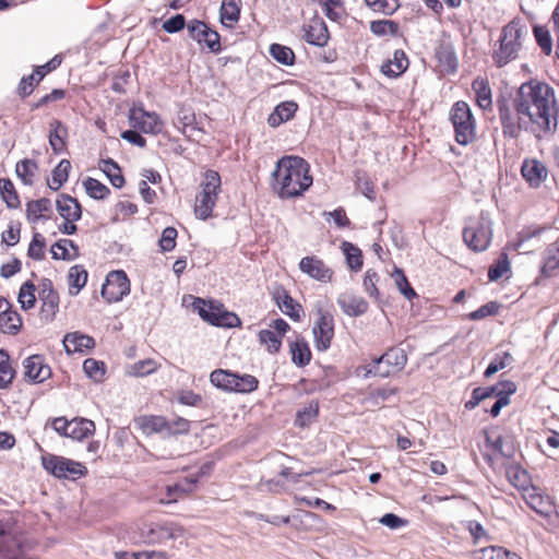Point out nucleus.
Here are the masks:
<instances>
[{
  "mask_svg": "<svg viewBox=\"0 0 559 559\" xmlns=\"http://www.w3.org/2000/svg\"><path fill=\"white\" fill-rule=\"evenodd\" d=\"M22 328V318L16 310L7 308V311L1 312L0 316V330L3 333L16 335Z\"/></svg>",
  "mask_w": 559,
  "mask_h": 559,
  "instance_id": "obj_32",
  "label": "nucleus"
},
{
  "mask_svg": "<svg viewBox=\"0 0 559 559\" xmlns=\"http://www.w3.org/2000/svg\"><path fill=\"white\" fill-rule=\"evenodd\" d=\"M0 194L9 209H17L21 205L19 194L11 179L0 178Z\"/></svg>",
  "mask_w": 559,
  "mask_h": 559,
  "instance_id": "obj_40",
  "label": "nucleus"
},
{
  "mask_svg": "<svg viewBox=\"0 0 559 559\" xmlns=\"http://www.w3.org/2000/svg\"><path fill=\"white\" fill-rule=\"evenodd\" d=\"M314 346L319 352L330 348L334 337V318L329 311L319 309L318 319L312 329Z\"/></svg>",
  "mask_w": 559,
  "mask_h": 559,
  "instance_id": "obj_11",
  "label": "nucleus"
},
{
  "mask_svg": "<svg viewBox=\"0 0 559 559\" xmlns=\"http://www.w3.org/2000/svg\"><path fill=\"white\" fill-rule=\"evenodd\" d=\"M526 502L532 510L543 518H549L555 509L550 498L540 495H531Z\"/></svg>",
  "mask_w": 559,
  "mask_h": 559,
  "instance_id": "obj_44",
  "label": "nucleus"
},
{
  "mask_svg": "<svg viewBox=\"0 0 559 559\" xmlns=\"http://www.w3.org/2000/svg\"><path fill=\"white\" fill-rule=\"evenodd\" d=\"M409 61L404 50L396 49L393 57L381 66V72L392 79L401 76L408 68Z\"/></svg>",
  "mask_w": 559,
  "mask_h": 559,
  "instance_id": "obj_20",
  "label": "nucleus"
},
{
  "mask_svg": "<svg viewBox=\"0 0 559 559\" xmlns=\"http://www.w3.org/2000/svg\"><path fill=\"white\" fill-rule=\"evenodd\" d=\"M500 309V305L497 301H489L481 307H479L477 310L472 311L467 314V318L472 321H478L483 320L490 316L498 314Z\"/></svg>",
  "mask_w": 559,
  "mask_h": 559,
  "instance_id": "obj_63",
  "label": "nucleus"
},
{
  "mask_svg": "<svg viewBox=\"0 0 559 559\" xmlns=\"http://www.w3.org/2000/svg\"><path fill=\"white\" fill-rule=\"evenodd\" d=\"M374 362H384L394 372L401 371L407 364V355L404 349L391 347L380 357L374 358Z\"/></svg>",
  "mask_w": 559,
  "mask_h": 559,
  "instance_id": "obj_27",
  "label": "nucleus"
},
{
  "mask_svg": "<svg viewBox=\"0 0 559 559\" xmlns=\"http://www.w3.org/2000/svg\"><path fill=\"white\" fill-rule=\"evenodd\" d=\"M478 559H522L518 554L502 546H488L479 549Z\"/></svg>",
  "mask_w": 559,
  "mask_h": 559,
  "instance_id": "obj_48",
  "label": "nucleus"
},
{
  "mask_svg": "<svg viewBox=\"0 0 559 559\" xmlns=\"http://www.w3.org/2000/svg\"><path fill=\"white\" fill-rule=\"evenodd\" d=\"M435 56L442 73L454 74L457 71L459 60L451 43H440L436 47Z\"/></svg>",
  "mask_w": 559,
  "mask_h": 559,
  "instance_id": "obj_16",
  "label": "nucleus"
},
{
  "mask_svg": "<svg viewBox=\"0 0 559 559\" xmlns=\"http://www.w3.org/2000/svg\"><path fill=\"white\" fill-rule=\"evenodd\" d=\"M299 270L322 283L330 282L333 275V271L316 255L302 258L299 262Z\"/></svg>",
  "mask_w": 559,
  "mask_h": 559,
  "instance_id": "obj_15",
  "label": "nucleus"
},
{
  "mask_svg": "<svg viewBox=\"0 0 559 559\" xmlns=\"http://www.w3.org/2000/svg\"><path fill=\"white\" fill-rule=\"evenodd\" d=\"M513 99L520 112L525 114L540 132L545 135H552L556 132L559 106L551 86L531 80L521 84Z\"/></svg>",
  "mask_w": 559,
  "mask_h": 559,
  "instance_id": "obj_1",
  "label": "nucleus"
},
{
  "mask_svg": "<svg viewBox=\"0 0 559 559\" xmlns=\"http://www.w3.org/2000/svg\"><path fill=\"white\" fill-rule=\"evenodd\" d=\"M37 168L38 166L35 160L25 158L16 164L15 173L24 185L31 186L33 185V178Z\"/></svg>",
  "mask_w": 559,
  "mask_h": 559,
  "instance_id": "obj_51",
  "label": "nucleus"
},
{
  "mask_svg": "<svg viewBox=\"0 0 559 559\" xmlns=\"http://www.w3.org/2000/svg\"><path fill=\"white\" fill-rule=\"evenodd\" d=\"M64 349L68 354L83 353L95 347V340L80 332L67 333L63 338Z\"/></svg>",
  "mask_w": 559,
  "mask_h": 559,
  "instance_id": "obj_23",
  "label": "nucleus"
},
{
  "mask_svg": "<svg viewBox=\"0 0 559 559\" xmlns=\"http://www.w3.org/2000/svg\"><path fill=\"white\" fill-rule=\"evenodd\" d=\"M52 210L51 201L48 198L32 200L26 203V218L29 223H37L39 219H48Z\"/></svg>",
  "mask_w": 559,
  "mask_h": 559,
  "instance_id": "obj_26",
  "label": "nucleus"
},
{
  "mask_svg": "<svg viewBox=\"0 0 559 559\" xmlns=\"http://www.w3.org/2000/svg\"><path fill=\"white\" fill-rule=\"evenodd\" d=\"M221 176L217 171L209 169L204 174V180L201 182V194H207L217 199L218 191L221 190Z\"/></svg>",
  "mask_w": 559,
  "mask_h": 559,
  "instance_id": "obj_42",
  "label": "nucleus"
},
{
  "mask_svg": "<svg viewBox=\"0 0 559 559\" xmlns=\"http://www.w3.org/2000/svg\"><path fill=\"white\" fill-rule=\"evenodd\" d=\"M370 31L373 35L382 37L388 34L391 36L400 35V24L393 20H377L370 22Z\"/></svg>",
  "mask_w": 559,
  "mask_h": 559,
  "instance_id": "obj_46",
  "label": "nucleus"
},
{
  "mask_svg": "<svg viewBox=\"0 0 559 559\" xmlns=\"http://www.w3.org/2000/svg\"><path fill=\"white\" fill-rule=\"evenodd\" d=\"M46 240L41 234L35 233L27 249V255L36 261L45 259Z\"/></svg>",
  "mask_w": 559,
  "mask_h": 559,
  "instance_id": "obj_60",
  "label": "nucleus"
},
{
  "mask_svg": "<svg viewBox=\"0 0 559 559\" xmlns=\"http://www.w3.org/2000/svg\"><path fill=\"white\" fill-rule=\"evenodd\" d=\"M102 296L108 302H118L130 293V281L124 271H111L102 286Z\"/></svg>",
  "mask_w": 559,
  "mask_h": 559,
  "instance_id": "obj_10",
  "label": "nucleus"
},
{
  "mask_svg": "<svg viewBox=\"0 0 559 559\" xmlns=\"http://www.w3.org/2000/svg\"><path fill=\"white\" fill-rule=\"evenodd\" d=\"M521 174L531 187L537 188L546 179L547 168L537 159H525L521 167Z\"/></svg>",
  "mask_w": 559,
  "mask_h": 559,
  "instance_id": "obj_19",
  "label": "nucleus"
},
{
  "mask_svg": "<svg viewBox=\"0 0 559 559\" xmlns=\"http://www.w3.org/2000/svg\"><path fill=\"white\" fill-rule=\"evenodd\" d=\"M473 88L476 91L478 105L486 109L491 106V88L487 81L475 80L473 82Z\"/></svg>",
  "mask_w": 559,
  "mask_h": 559,
  "instance_id": "obj_58",
  "label": "nucleus"
},
{
  "mask_svg": "<svg viewBox=\"0 0 559 559\" xmlns=\"http://www.w3.org/2000/svg\"><path fill=\"white\" fill-rule=\"evenodd\" d=\"M312 185L309 163L299 156L286 155L280 158L272 173V189L278 198H298Z\"/></svg>",
  "mask_w": 559,
  "mask_h": 559,
  "instance_id": "obj_2",
  "label": "nucleus"
},
{
  "mask_svg": "<svg viewBox=\"0 0 559 559\" xmlns=\"http://www.w3.org/2000/svg\"><path fill=\"white\" fill-rule=\"evenodd\" d=\"M15 370L10 365V356L5 349H0V389H8L15 377Z\"/></svg>",
  "mask_w": 559,
  "mask_h": 559,
  "instance_id": "obj_43",
  "label": "nucleus"
},
{
  "mask_svg": "<svg viewBox=\"0 0 559 559\" xmlns=\"http://www.w3.org/2000/svg\"><path fill=\"white\" fill-rule=\"evenodd\" d=\"M533 33L537 45L545 55L549 56L552 51V39L549 31L545 26L534 25Z\"/></svg>",
  "mask_w": 559,
  "mask_h": 559,
  "instance_id": "obj_59",
  "label": "nucleus"
},
{
  "mask_svg": "<svg viewBox=\"0 0 559 559\" xmlns=\"http://www.w3.org/2000/svg\"><path fill=\"white\" fill-rule=\"evenodd\" d=\"M38 297H39V300L41 301L40 319H43L47 322H51L55 319L56 313L59 310V302H60L59 294L58 293L46 294L44 296H38Z\"/></svg>",
  "mask_w": 559,
  "mask_h": 559,
  "instance_id": "obj_36",
  "label": "nucleus"
},
{
  "mask_svg": "<svg viewBox=\"0 0 559 559\" xmlns=\"http://www.w3.org/2000/svg\"><path fill=\"white\" fill-rule=\"evenodd\" d=\"M259 380L251 374H239L235 372L234 392L235 393H251L258 389Z\"/></svg>",
  "mask_w": 559,
  "mask_h": 559,
  "instance_id": "obj_52",
  "label": "nucleus"
},
{
  "mask_svg": "<svg viewBox=\"0 0 559 559\" xmlns=\"http://www.w3.org/2000/svg\"><path fill=\"white\" fill-rule=\"evenodd\" d=\"M496 106L498 117L506 139L518 140L522 130H527L532 124L525 114L520 112L513 98L501 96L497 99Z\"/></svg>",
  "mask_w": 559,
  "mask_h": 559,
  "instance_id": "obj_4",
  "label": "nucleus"
},
{
  "mask_svg": "<svg viewBox=\"0 0 559 559\" xmlns=\"http://www.w3.org/2000/svg\"><path fill=\"white\" fill-rule=\"evenodd\" d=\"M70 170V160L61 159L51 171V180H48V187L53 191L59 190L68 181Z\"/></svg>",
  "mask_w": 559,
  "mask_h": 559,
  "instance_id": "obj_37",
  "label": "nucleus"
},
{
  "mask_svg": "<svg viewBox=\"0 0 559 559\" xmlns=\"http://www.w3.org/2000/svg\"><path fill=\"white\" fill-rule=\"evenodd\" d=\"M393 277L395 281V285L400 293L408 300H413L418 295L415 289L409 284L404 271L402 269L395 267L393 272Z\"/></svg>",
  "mask_w": 559,
  "mask_h": 559,
  "instance_id": "obj_56",
  "label": "nucleus"
},
{
  "mask_svg": "<svg viewBox=\"0 0 559 559\" xmlns=\"http://www.w3.org/2000/svg\"><path fill=\"white\" fill-rule=\"evenodd\" d=\"M305 32L304 39L309 44L318 47H323L328 44L330 38L329 29L322 19H313L310 24L304 25Z\"/></svg>",
  "mask_w": 559,
  "mask_h": 559,
  "instance_id": "obj_17",
  "label": "nucleus"
},
{
  "mask_svg": "<svg viewBox=\"0 0 559 559\" xmlns=\"http://www.w3.org/2000/svg\"><path fill=\"white\" fill-rule=\"evenodd\" d=\"M192 307L197 310L202 320L214 326L236 328L241 324L239 317L234 312L227 311L224 308V305L218 301H205L204 299L197 297L194 298Z\"/></svg>",
  "mask_w": 559,
  "mask_h": 559,
  "instance_id": "obj_6",
  "label": "nucleus"
},
{
  "mask_svg": "<svg viewBox=\"0 0 559 559\" xmlns=\"http://www.w3.org/2000/svg\"><path fill=\"white\" fill-rule=\"evenodd\" d=\"M157 369V364L153 359H144L130 366L129 374L134 377H144L153 373Z\"/></svg>",
  "mask_w": 559,
  "mask_h": 559,
  "instance_id": "obj_62",
  "label": "nucleus"
},
{
  "mask_svg": "<svg viewBox=\"0 0 559 559\" xmlns=\"http://www.w3.org/2000/svg\"><path fill=\"white\" fill-rule=\"evenodd\" d=\"M271 56L280 63L284 66H293L295 62V53L292 48L281 45L272 44L270 46Z\"/></svg>",
  "mask_w": 559,
  "mask_h": 559,
  "instance_id": "obj_57",
  "label": "nucleus"
},
{
  "mask_svg": "<svg viewBox=\"0 0 559 559\" xmlns=\"http://www.w3.org/2000/svg\"><path fill=\"white\" fill-rule=\"evenodd\" d=\"M99 168L115 188L120 189L124 186L126 180L117 162L111 158L102 159Z\"/></svg>",
  "mask_w": 559,
  "mask_h": 559,
  "instance_id": "obj_34",
  "label": "nucleus"
},
{
  "mask_svg": "<svg viewBox=\"0 0 559 559\" xmlns=\"http://www.w3.org/2000/svg\"><path fill=\"white\" fill-rule=\"evenodd\" d=\"M298 109V104L294 100H286L278 104L267 118L269 126L275 128L290 120Z\"/></svg>",
  "mask_w": 559,
  "mask_h": 559,
  "instance_id": "obj_24",
  "label": "nucleus"
},
{
  "mask_svg": "<svg viewBox=\"0 0 559 559\" xmlns=\"http://www.w3.org/2000/svg\"><path fill=\"white\" fill-rule=\"evenodd\" d=\"M513 361V357L509 352L497 353L490 364L487 366L484 377L490 378L499 370L504 369Z\"/></svg>",
  "mask_w": 559,
  "mask_h": 559,
  "instance_id": "obj_54",
  "label": "nucleus"
},
{
  "mask_svg": "<svg viewBox=\"0 0 559 559\" xmlns=\"http://www.w3.org/2000/svg\"><path fill=\"white\" fill-rule=\"evenodd\" d=\"M337 304L343 312L349 317L362 316L368 310V302L362 297L348 293L340 295Z\"/></svg>",
  "mask_w": 559,
  "mask_h": 559,
  "instance_id": "obj_21",
  "label": "nucleus"
},
{
  "mask_svg": "<svg viewBox=\"0 0 559 559\" xmlns=\"http://www.w3.org/2000/svg\"><path fill=\"white\" fill-rule=\"evenodd\" d=\"M87 275V271L81 264H76L70 267L68 281L70 286L69 292L71 295H78L79 292L86 285Z\"/></svg>",
  "mask_w": 559,
  "mask_h": 559,
  "instance_id": "obj_38",
  "label": "nucleus"
},
{
  "mask_svg": "<svg viewBox=\"0 0 559 559\" xmlns=\"http://www.w3.org/2000/svg\"><path fill=\"white\" fill-rule=\"evenodd\" d=\"M128 118L131 127L140 132L158 134L163 130V123L156 112H150L143 108H131Z\"/></svg>",
  "mask_w": 559,
  "mask_h": 559,
  "instance_id": "obj_13",
  "label": "nucleus"
},
{
  "mask_svg": "<svg viewBox=\"0 0 559 559\" xmlns=\"http://www.w3.org/2000/svg\"><path fill=\"white\" fill-rule=\"evenodd\" d=\"M211 383L226 392H234L235 372L225 369H216L210 374Z\"/></svg>",
  "mask_w": 559,
  "mask_h": 559,
  "instance_id": "obj_39",
  "label": "nucleus"
},
{
  "mask_svg": "<svg viewBox=\"0 0 559 559\" xmlns=\"http://www.w3.org/2000/svg\"><path fill=\"white\" fill-rule=\"evenodd\" d=\"M83 186L90 198L94 200H105L110 194V189L107 186L92 177H87L83 181Z\"/></svg>",
  "mask_w": 559,
  "mask_h": 559,
  "instance_id": "obj_50",
  "label": "nucleus"
},
{
  "mask_svg": "<svg viewBox=\"0 0 559 559\" xmlns=\"http://www.w3.org/2000/svg\"><path fill=\"white\" fill-rule=\"evenodd\" d=\"M95 432V424L86 418H73L71 420L69 438L78 441L88 438Z\"/></svg>",
  "mask_w": 559,
  "mask_h": 559,
  "instance_id": "obj_30",
  "label": "nucleus"
},
{
  "mask_svg": "<svg viewBox=\"0 0 559 559\" xmlns=\"http://www.w3.org/2000/svg\"><path fill=\"white\" fill-rule=\"evenodd\" d=\"M49 127L48 140L51 150L55 154H61L66 151L67 138L69 135L68 127L58 119L50 121Z\"/></svg>",
  "mask_w": 559,
  "mask_h": 559,
  "instance_id": "obj_22",
  "label": "nucleus"
},
{
  "mask_svg": "<svg viewBox=\"0 0 559 559\" xmlns=\"http://www.w3.org/2000/svg\"><path fill=\"white\" fill-rule=\"evenodd\" d=\"M292 361L299 368L306 367L311 360V350L304 337H297L289 345Z\"/></svg>",
  "mask_w": 559,
  "mask_h": 559,
  "instance_id": "obj_28",
  "label": "nucleus"
},
{
  "mask_svg": "<svg viewBox=\"0 0 559 559\" xmlns=\"http://www.w3.org/2000/svg\"><path fill=\"white\" fill-rule=\"evenodd\" d=\"M52 259L71 261L80 255L78 245L68 238L59 239L56 241L50 249Z\"/></svg>",
  "mask_w": 559,
  "mask_h": 559,
  "instance_id": "obj_25",
  "label": "nucleus"
},
{
  "mask_svg": "<svg viewBox=\"0 0 559 559\" xmlns=\"http://www.w3.org/2000/svg\"><path fill=\"white\" fill-rule=\"evenodd\" d=\"M83 370L93 381L102 382L106 373V365L100 360L87 358L83 362Z\"/></svg>",
  "mask_w": 559,
  "mask_h": 559,
  "instance_id": "obj_53",
  "label": "nucleus"
},
{
  "mask_svg": "<svg viewBox=\"0 0 559 559\" xmlns=\"http://www.w3.org/2000/svg\"><path fill=\"white\" fill-rule=\"evenodd\" d=\"M510 270V262L508 254L506 252L500 253L499 258L496 260L495 264H492L488 270V278L491 282L498 281L506 272Z\"/></svg>",
  "mask_w": 559,
  "mask_h": 559,
  "instance_id": "obj_61",
  "label": "nucleus"
},
{
  "mask_svg": "<svg viewBox=\"0 0 559 559\" xmlns=\"http://www.w3.org/2000/svg\"><path fill=\"white\" fill-rule=\"evenodd\" d=\"M190 430V421L186 418L178 417L175 420H168V427H166V438L186 435Z\"/></svg>",
  "mask_w": 559,
  "mask_h": 559,
  "instance_id": "obj_64",
  "label": "nucleus"
},
{
  "mask_svg": "<svg viewBox=\"0 0 559 559\" xmlns=\"http://www.w3.org/2000/svg\"><path fill=\"white\" fill-rule=\"evenodd\" d=\"M189 36L200 45H205L212 52L221 51V36L200 20H192L187 24Z\"/></svg>",
  "mask_w": 559,
  "mask_h": 559,
  "instance_id": "obj_12",
  "label": "nucleus"
},
{
  "mask_svg": "<svg viewBox=\"0 0 559 559\" xmlns=\"http://www.w3.org/2000/svg\"><path fill=\"white\" fill-rule=\"evenodd\" d=\"M36 286L32 281H26L22 284L17 301L23 310H29L35 307L36 304Z\"/></svg>",
  "mask_w": 559,
  "mask_h": 559,
  "instance_id": "obj_49",
  "label": "nucleus"
},
{
  "mask_svg": "<svg viewBox=\"0 0 559 559\" xmlns=\"http://www.w3.org/2000/svg\"><path fill=\"white\" fill-rule=\"evenodd\" d=\"M139 426L146 435L152 433H160L164 438H166V427H168V420L163 416H143L140 417Z\"/></svg>",
  "mask_w": 559,
  "mask_h": 559,
  "instance_id": "obj_29",
  "label": "nucleus"
},
{
  "mask_svg": "<svg viewBox=\"0 0 559 559\" xmlns=\"http://www.w3.org/2000/svg\"><path fill=\"white\" fill-rule=\"evenodd\" d=\"M261 344L266 345V349L271 354H276L282 347V338L278 333L271 329L261 330L258 334Z\"/></svg>",
  "mask_w": 559,
  "mask_h": 559,
  "instance_id": "obj_55",
  "label": "nucleus"
},
{
  "mask_svg": "<svg viewBox=\"0 0 559 559\" xmlns=\"http://www.w3.org/2000/svg\"><path fill=\"white\" fill-rule=\"evenodd\" d=\"M185 528L169 521L164 522H144L138 527L139 542L146 545L163 544L169 539H176L185 536Z\"/></svg>",
  "mask_w": 559,
  "mask_h": 559,
  "instance_id": "obj_7",
  "label": "nucleus"
},
{
  "mask_svg": "<svg viewBox=\"0 0 559 559\" xmlns=\"http://www.w3.org/2000/svg\"><path fill=\"white\" fill-rule=\"evenodd\" d=\"M56 207L64 221H80L82 217V205L78 199L61 193L56 200Z\"/></svg>",
  "mask_w": 559,
  "mask_h": 559,
  "instance_id": "obj_18",
  "label": "nucleus"
},
{
  "mask_svg": "<svg viewBox=\"0 0 559 559\" xmlns=\"http://www.w3.org/2000/svg\"><path fill=\"white\" fill-rule=\"evenodd\" d=\"M23 367L24 378L34 383H41L51 377V368L43 355L35 354L25 358Z\"/></svg>",
  "mask_w": 559,
  "mask_h": 559,
  "instance_id": "obj_14",
  "label": "nucleus"
},
{
  "mask_svg": "<svg viewBox=\"0 0 559 559\" xmlns=\"http://www.w3.org/2000/svg\"><path fill=\"white\" fill-rule=\"evenodd\" d=\"M528 34L527 27L520 21L512 20L501 29L499 48L492 52V60L499 68L518 58L522 40Z\"/></svg>",
  "mask_w": 559,
  "mask_h": 559,
  "instance_id": "obj_3",
  "label": "nucleus"
},
{
  "mask_svg": "<svg viewBox=\"0 0 559 559\" xmlns=\"http://www.w3.org/2000/svg\"><path fill=\"white\" fill-rule=\"evenodd\" d=\"M342 248L346 258L347 265L350 270L357 272L362 267V252L352 242L344 241Z\"/></svg>",
  "mask_w": 559,
  "mask_h": 559,
  "instance_id": "obj_47",
  "label": "nucleus"
},
{
  "mask_svg": "<svg viewBox=\"0 0 559 559\" xmlns=\"http://www.w3.org/2000/svg\"><path fill=\"white\" fill-rule=\"evenodd\" d=\"M41 464L56 478L76 480L87 474V468L82 463L55 454L41 455Z\"/></svg>",
  "mask_w": 559,
  "mask_h": 559,
  "instance_id": "obj_9",
  "label": "nucleus"
},
{
  "mask_svg": "<svg viewBox=\"0 0 559 559\" xmlns=\"http://www.w3.org/2000/svg\"><path fill=\"white\" fill-rule=\"evenodd\" d=\"M492 223L490 218L481 213L480 216L472 221L463 230V240L474 252L487 250L492 238Z\"/></svg>",
  "mask_w": 559,
  "mask_h": 559,
  "instance_id": "obj_8",
  "label": "nucleus"
},
{
  "mask_svg": "<svg viewBox=\"0 0 559 559\" xmlns=\"http://www.w3.org/2000/svg\"><path fill=\"white\" fill-rule=\"evenodd\" d=\"M274 299L280 309L294 321L300 320L299 304H296L293 297L285 289L274 296Z\"/></svg>",
  "mask_w": 559,
  "mask_h": 559,
  "instance_id": "obj_35",
  "label": "nucleus"
},
{
  "mask_svg": "<svg viewBox=\"0 0 559 559\" xmlns=\"http://www.w3.org/2000/svg\"><path fill=\"white\" fill-rule=\"evenodd\" d=\"M559 270V242L549 245L546 249V258L540 267V273L545 277H551Z\"/></svg>",
  "mask_w": 559,
  "mask_h": 559,
  "instance_id": "obj_33",
  "label": "nucleus"
},
{
  "mask_svg": "<svg viewBox=\"0 0 559 559\" xmlns=\"http://www.w3.org/2000/svg\"><path fill=\"white\" fill-rule=\"evenodd\" d=\"M449 119L454 129V139L457 144L466 146L475 142L476 121L469 105L464 100H457L450 109Z\"/></svg>",
  "mask_w": 559,
  "mask_h": 559,
  "instance_id": "obj_5",
  "label": "nucleus"
},
{
  "mask_svg": "<svg viewBox=\"0 0 559 559\" xmlns=\"http://www.w3.org/2000/svg\"><path fill=\"white\" fill-rule=\"evenodd\" d=\"M240 0H223L219 9L221 23L224 26L231 27L240 17Z\"/></svg>",
  "mask_w": 559,
  "mask_h": 559,
  "instance_id": "obj_31",
  "label": "nucleus"
},
{
  "mask_svg": "<svg viewBox=\"0 0 559 559\" xmlns=\"http://www.w3.org/2000/svg\"><path fill=\"white\" fill-rule=\"evenodd\" d=\"M216 200L207 194L199 193L195 198L194 213L198 218L206 221L212 216L213 207L216 204Z\"/></svg>",
  "mask_w": 559,
  "mask_h": 559,
  "instance_id": "obj_45",
  "label": "nucleus"
},
{
  "mask_svg": "<svg viewBox=\"0 0 559 559\" xmlns=\"http://www.w3.org/2000/svg\"><path fill=\"white\" fill-rule=\"evenodd\" d=\"M319 416V403L311 401L307 406L299 409L296 414L295 426L299 428L308 427Z\"/></svg>",
  "mask_w": 559,
  "mask_h": 559,
  "instance_id": "obj_41",
  "label": "nucleus"
}]
</instances>
